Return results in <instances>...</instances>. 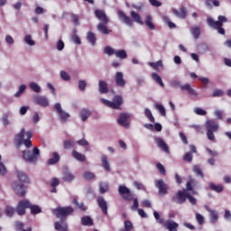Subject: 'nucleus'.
Returning a JSON list of instances; mask_svg holds the SVG:
<instances>
[{"instance_id": "obj_10", "label": "nucleus", "mask_w": 231, "mask_h": 231, "mask_svg": "<svg viewBox=\"0 0 231 231\" xmlns=\"http://www.w3.org/2000/svg\"><path fill=\"white\" fill-rule=\"evenodd\" d=\"M130 118H131V115L122 113L119 116L117 122H118L119 125H121L122 127H125V129H129V119Z\"/></svg>"}, {"instance_id": "obj_37", "label": "nucleus", "mask_w": 231, "mask_h": 231, "mask_svg": "<svg viewBox=\"0 0 231 231\" xmlns=\"http://www.w3.org/2000/svg\"><path fill=\"white\" fill-rule=\"evenodd\" d=\"M152 80H154V82H156V84H159L161 88H165V84H163V80H162V77H160L158 73L156 72L152 73Z\"/></svg>"}, {"instance_id": "obj_12", "label": "nucleus", "mask_w": 231, "mask_h": 231, "mask_svg": "<svg viewBox=\"0 0 231 231\" xmlns=\"http://www.w3.org/2000/svg\"><path fill=\"white\" fill-rule=\"evenodd\" d=\"M206 210L209 213V223L211 225H216V223H217L219 220V213L208 207H206Z\"/></svg>"}, {"instance_id": "obj_51", "label": "nucleus", "mask_w": 231, "mask_h": 231, "mask_svg": "<svg viewBox=\"0 0 231 231\" xmlns=\"http://www.w3.org/2000/svg\"><path fill=\"white\" fill-rule=\"evenodd\" d=\"M162 20H163V23H165V24H168V26H169V28H171V30H172V28H176L175 23L171 22V19L168 18V16H163Z\"/></svg>"}, {"instance_id": "obj_14", "label": "nucleus", "mask_w": 231, "mask_h": 231, "mask_svg": "<svg viewBox=\"0 0 231 231\" xmlns=\"http://www.w3.org/2000/svg\"><path fill=\"white\" fill-rule=\"evenodd\" d=\"M117 15L120 21L124 22L125 24H127V26H133V20L131 19V17L127 16V14H125L124 11L118 10Z\"/></svg>"}, {"instance_id": "obj_15", "label": "nucleus", "mask_w": 231, "mask_h": 231, "mask_svg": "<svg viewBox=\"0 0 231 231\" xmlns=\"http://www.w3.org/2000/svg\"><path fill=\"white\" fill-rule=\"evenodd\" d=\"M97 205L99 208L101 209L102 213L105 216H107V201H106V199L104 197H98L97 199Z\"/></svg>"}, {"instance_id": "obj_7", "label": "nucleus", "mask_w": 231, "mask_h": 231, "mask_svg": "<svg viewBox=\"0 0 231 231\" xmlns=\"http://www.w3.org/2000/svg\"><path fill=\"white\" fill-rule=\"evenodd\" d=\"M188 189L179 190L175 196L172 197L171 200L177 205H181L187 201Z\"/></svg>"}, {"instance_id": "obj_43", "label": "nucleus", "mask_w": 231, "mask_h": 231, "mask_svg": "<svg viewBox=\"0 0 231 231\" xmlns=\"http://www.w3.org/2000/svg\"><path fill=\"white\" fill-rule=\"evenodd\" d=\"M115 55L116 59H121L122 60H124V59H127V51H125V50L116 51Z\"/></svg>"}, {"instance_id": "obj_47", "label": "nucleus", "mask_w": 231, "mask_h": 231, "mask_svg": "<svg viewBox=\"0 0 231 231\" xmlns=\"http://www.w3.org/2000/svg\"><path fill=\"white\" fill-rule=\"evenodd\" d=\"M109 190V184L106 182H101L99 184V192L100 194H106Z\"/></svg>"}, {"instance_id": "obj_9", "label": "nucleus", "mask_w": 231, "mask_h": 231, "mask_svg": "<svg viewBox=\"0 0 231 231\" xmlns=\"http://www.w3.org/2000/svg\"><path fill=\"white\" fill-rule=\"evenodd\" d=\"M54 109H56L58 115H59V117L60 119L62 121V122H68L69 118V114L67 113L66 111L62 110V106H60V103H56L54 105Z\"/></svg>"}, {"instance_id": "obj_46", "label": "nucleus", "mask_w": 231, "mask_h": 231, "mask_svg": "<svg viewBox=\"0 0 231 231\" xmlns=\"http://www.w3.org/2000/svg\"><path fill=\"white\" fill-rule=\"evenodd\" d=\"M190 32L194 39H199V35H201V30L199 29V26L191 28Z\"/></svg>"}, {"instance_id": "obj_40", "label": "nucleus", "mask_w": 231, "mask_h": 231, "mask_svg": "<svg viewBox=\"0 0 231 231\" xmlns=\"http://www.w3.org/2000/svg\"><path fill=\"white\" fill-rule=\"evenodd\" d=\"M151 68H152L155 71H160L159 68H163V61L159 60L157 62H149L148 63Z\"/></svg>"}, {"instance_id": "obj_25", "label": "nucleus", "mask_w": 231, "mask_h": 231, "mask_svg": "<svg viewBox=\"0 0 231 231\" xmlns=\"http://www.w3.org/2000/svg\"><path fill=\"white\" fill-rule=\"evenodd\" d=\"M156 143L158 145V147L163 151L164 152L169 153V145H167V143H165V141H163V139H162V137H158L156 139Z\"/></svg>"}, {"instance_id": "obj_62", "label": "nucleus", "mask_w": 231, "mask_h": 231, "mask_svg": "<svg viewBox=\"0 0 231 231\" xmlns=\"http://www.w3.org/2000/svg\"><path fill=\"white\" fill-rule=\"evenodd\" d=\"M183 160L184 162H189V163H190V162H192V152H186L183 156Z\"/></svg>"}, {"instance_id": "obj_32", "label": "nucleus", "mask_w": 231, "mask_h": 231, "mask_svg": "<svg viewBox=\"0 0 231 231\" xmlns=\"http://www.w3.org/2000/svg\"><path fill=\"white\" fill-rule=\"evenodd\" d=\"M144 23L146 24L149 30H156V26L152 23V16L151 14L146 15Z\"/></svg>"}, {"instance_id": "obj_42", "label": "nucleus", "mask_w": 231, "mask_h": 231, "mask_svg": "<svg viewBox=\"0 0 231 231\" xmlns=\"http://www.w3.org/2000/svg\"><path fill=\"white\" fill-rule=\"evenodd\" d=\"M101 162H102V165H103V168L105 169V171L106 172H109V171H111V167L109 166V162H107V156L102 155Z\"/></svg>"}, {"instance_id": "obj_54", "label": "nucleus", "mask_w": 231, "mask_h": 231, "mask_svg": "<svg viewBox=\"0 0 231 231\" xmlns=\"http://www.w3.org/2000/svg\"><path fill=\"white\" fill-rule=\"evenodd\" d=\"M196 221L199 223V225H205V217L199 213H197Z\"/></svg>"}, {"instance_id": "obj_4", "label": "nucleus", "mask_w": 231, "mask_h": 231, "mask_svg": "<svg viewBox=\"0 0 231 231\" xmlns=\"http://www.w3.org/2000/svg\"><path fill=\"white\" fill-rule=\"evenodd\" d=\"M101 102L107 107H111V109H120V107H122V104H124V97L120 95H116L112 101L102 98Z\"/></svg>"}, {"instance_id": "obj_23", "label": "nucleus", "mask_w": 231, "mask_h": 231, "mask_svg": "<svg viewBox=\"0 0 231 231\" xmlns=\"http://www.w3.org/2000/svg\"><path fill=\"white\" fill-rule=\"evenodd\" d=\"M15 174L16 178L19 180V181H22V183H30V178L24 171H16Z\"/></svg>"}, {"instance_id": "obj_18", "label": "nucleus", "mask_w": 231, "mask_h": 231, "mask_svg": "<svg viewBox=\"0 0 231 231\" xmlns=\"http://www.w3.org/2000/svg\"><path fill=\"white\" fill-rule=\"evenodd\" d=\"M226 21L227 19L223 15L218 16V21H214L211 17L207 19L208 24H214L215 26H223V23H226Z\"/></svg>"}, {"instance_id": "obj_36", "label": "nucleus", "mask_w": 231, "mask_h": 231, "mask_svg": "<svg viewBox=\"0 0 231 231\" xmlns=\"http://www.w3.org/2000/svg\"><path fill=\"white\" fill-rule=\"evenodd\" d=\"M72 156L78 162H86V155L77 152V150L72 151Z\"/></svg>"}, {"instance_id": "obj_61", "label": "nucleus", "mask_w": 231, "mask_h": 231, "mask_svg": "<svg viewBox=\"0 0 231 231\" xmlns=\"http://www.w3.org/2000/svg\"><path fill=\"white\" fill-rule=\"evenodd\" d=\"M116 51H115L113 48L109 47V46H106L105 47V53H106V55H115Z\"/></svg>"}, {"instance_id": "obj_20", "label": "nucleus", "mask_w": 231, "mask_h": 231, "mask_svg": "<svg viewBox=\"0 0 231 231\" xmlns=\"http://www.w3.org/2000/svg\"><path fill=\"white\" fill-rule=\"evenodd\" d=\"M163 226L169 231H178V226H180V225L172 220H167L163 223Z\"/></svg>"}, {"instance_id": "obj_2", "label": "nucleus", "mask_w": 231, "mask_h": 231, "mask_svg": "<svg viewBox=\"0 0 231 231\" xmlns=\"http://www.w3.org/2000/svg\"><path fill=\"white\" fill-rule=\"evenodd\" d=\"M73 212H75V209H73V207L71 206H59L53 210L54 216H56V217H60L61 219H64V221H66V219H68V216H71Z\"/></svg>"}, {"instance_id": "obj_22", "label": "nucleus", "mask_w": 231, "mask_h": 231, "mask_svg": "<svg viewBox=\"0 0 231 231\" xmlns=\"http://www.w3.org/2000/svg\"><path fill=\"white\" fill-rule=\"evenodd\" d=\"M54 228L57 231H68V223L66 220L60 219V221L55 222Z\"/></svg>"}, {"instance_id": "obj_60", "label": "nucleus", "mask_w": 231, "mask_h": 231, "mask_svg": "<svg viewBox=\"0 0 231 231\" xmlns=\"http://www.w3.org/2000/svg\"><path fill=\"white\" fill-rule=\"evenodd\" d=\"M83 177L87 180H93L95 178V173L91 172V171H86L84 174H83Z\"/></svg>"}, {"instance_id": "obj_59", "label": "nucleus", "mask_w": 231, "mask_h": 231, "mask_svg": "<svg viewBox=\"0 0 231 231\" xmlns=\"http://www.w3.org/2000/svg\"><path fill=\"white\" fill-rule=\"evenodd\" d=\"M194 112L196 115H199V116H205L207 115V111L203 110V108L196 107L194 109Z\"/></svg>"}, {"instance_id": "obj_64", "label": "nucleus", "mask_w": 231, "mask_h": 231, "mask_svg": "<svg viewBox=\"0 0 231 231\" xmlns=\"http://www.w3.org/2000/svg\"><path fill=\"white\" fill-rule=\"evenodd\" d=\"M125 229L128 230V231L133 230V223L131 222V220H125Z\"/></svg>"}, {"instance_id": "obj_17", "label": "nucleus", "mask_w": 231, "mask_h": 231, "mask_svg": "<svg viewBox=\"0 0 231 231\" xmlns=\"http://www.w3.org/2000/svg\"><path fill=\"white\" fill-rule=\"evenodd\" d=\"M24 134H26V130L22 128L20 132L14 136V143L19 147L23 145V142H24Z\"/></svg>"}, {"instance_id": "obj_13", "label": "nucleus", "mask_w": 231, "mask_h": 231, "mask_svg": "<svg viewBox=\"0 0 231 231\" xmlns=\"http://www.w3.org/2000/svg\"><path fill=\"white\" fill-rule=\"evenodd\" d=\"M115 81L117 88H125V84H127V81L124 79V72H116Z\"/></svg>"}, {"instance_id": "obj_5", "label": "nucleus", "mask_w": 231, "mask_h": 231, "mask_svg": "<svg viewBox=\"0 0 231 231\" xmlns=\"http://www.w3.org/2000/svg\"><path fill=\"white\" fill-rule=\"evenodd\" d=\"M118 193L125 201H133L134 199V194L125 185H119Z\"/></svg>"}, {"instance_id": "obj_58", "label": "nucleus", "mask_w": 231, "mask_h": 231, "mask_svg": "<svg viewBox=\"0 0 231 231\" xmlns=\"http://www.w3.org/2000/svg\"><path fill=\"white\" fill-rule=\"evenodd\" d=\"M156 167L161 174H162L163 176H165V174H167V171H165V167L162 166V163L158 162L156 164Z\"/></svg>"}, {"instance_id": "obj_44", "label": "nucleus", "mask_w": 231, "mask_h": 231, "mask_svg": "<svg viewBox=\"0 0 231 231\" xmlns=\"http://www.w3.org/2000/svg\"><path fill=\"white\" fill-rule=\"evenodd\" d=\"M209 189L211 190H214V192H218V193L223 192V190H224L223 185H221V184L216 185L214 183L209 184Z\"/></svg>"}, {"instance_id": "obj_6", "label": "nucleus", "mask_w": 231, "mask_h": 231, "mask_svg": "<svg viewBox=\"0 0 231 231\" xmlns=\"http://www.w3.org/2000/svg\"><path fill=\"white\" fill-rule=\"evenodd\" d=\"M11 187L16 196H19L20 198H24V196H26V186L23 183L15 180L12 183Z\"/></svg>"}, {"instance_id": "obj_26", "label": "nucleus", "mask_w": 231, "mask_h": 231, "mask_svg": "<svg viewBox=\"0 0 231 231\" xmlns=\"http://www.w3.org/2000/svg\"><path fill=\"white\" fill-rule=\"evenodd\" d=\"M25 136L27 139H24L23 143L25 147L30 148L32 147V138H33V130H29L25 133Z\"/></svg>"}, {"instance_id": "obj_45", "label": "nucleus", "mask_w": 231, "mask_h": 231, "mask_svg": "<svg viewBox=\"0 0 231 231\" xmlns=\"http://www.w3.org/2000/svg\"><path fill=\"white\" fill-rule=\"evenodd\" d=\"M63 147L64 149H73V147H75V141L69 139V140H65L63 141Z\"/></svg>"}, {"instance_id": "obj_30", "label": "nucleus", "mask_w": 231, "mask_h": 231, "mask_svg": "<svg viewBox=\"0 0 231 231\" xmlns=\"http://www.w3.org/2000/svg\"><path fill=\"white\" fill-rule=\"evenodd\" d=\"M62 180L63 181H66V182L73 181V180H75V175L71 173V171L65 170L63 171Z\"/></svg>"}, {"instance_id": "obj_28", "label": "nucleus", "mask_w": 231, "mask_h": 231, "mask_svg": "<svg viewBox=\"0 0 231 231\" xmlns=\"http://www.w3.org/2000/svg\"><path fill=\"white\" fill-rule=\"evenodd\" d=\"M107 23H99L97 25V28L98 30V32L100 33H102L103 35H109V33H111V30H108L107 29V25H106Z\"/></svg>"}, {"instance_id": "obj_63", "label": "nucleus", "mask_w": 231, "mask_h": 231, "mask_svg": "<svg viewBox=\"0 0 231 231\" xmlns=\"http://www.w3.org/2000/svg\"><path fill=\"white\" fill-rule=\"evenodd\" d=\"M225 96V92L221 89H215L212 97H224Z\"/></svg>"}, {"instance_id": "obj_31", "label": "nucleus", "mask_w": 231, "mask_h": 231, "mask_svg": "<svg viewBox=\"0 0 231 231\" xmlns=\"http://www.w3.org/2000/svg\"><path fill=\"white\" fill-rule=\"evenodd\" d=\"M5 212L7 217H14V216L15 215V212H17V208L10 205H6L5 208Z\"/></svg>"}, {"instance_id": "obj_39", "label": "nucleus", "mask_w": 231, "mask_h": 231, "mask_svg": "<svg viewBox=\"0 0 231 231\" xmlns=\"http://www.w3.org/2000/svg\"><path fill=\"white\" fill-rule=\"evenodd\" d=\"M89 116H91V111H89L88 109L84 108L80 111V118L82 122H86V120H88Z\"/></svg>"}, {"instance_id": "obj_35", "label": "nucleus", "mask_w": 231, "mask_h": 231, "mask_svg": "<svg viewBox=\"0 0 231 231\" xmlns=\"http://www.w3.org/2000/svg\"><path fill=\"white\" fill-rule=\"evenodd\" d=\"M173 14L180 19H185L187 17V9L185 7L180 8V11L173 9Z\"/></svg>"}, {"instance_id": "obj_55", "label": "nucleus", "mask_w": 231, "mask_h": 231, "mask_svg": "<svg viewBox=\"0 0 231 231\" xmlns=\"http://www.w3.org/2000/svg\"><path fill=\"white\" fill-rule=\"evenodd\" d=\"M186 199H188V201H189L191 205H196L198 203V200H196V198L192 197V195H190V192L189 191L186 196Z\"/></svg>"}, {"instance_id": "obj_3", "label": "nucleus", "mask_w": 231, "mask_h": 231, "mask_svg": "<svg viewBox=\"0 0 231 231\" xmlns=\"http://www.w3.org/2000/svg\"><path fill=\"white\" fill-rule=\"evenodd\" d=\"M39 156H41V151L37 147H34L32 149V152H31L30 150L23 152V160H25V162H28L29 163H37V162L39 161Z\"/></svg>"}, {"instance_id": "obj_33", "label": "nucleus", "mask_w": 231, "mask_h": 231, "mask_svg": "<svg viewBox=\"0 0 231 231\" xmlns=\"http://www.w3.org/2000/svg\"><path fill=\"white\" fill-rule=\"evenodd\" d=\"M130 15H131L133 21H134V23L143 25V21H142V16H140V14L138 13L132 11L130 13Z\"/></svg>"}, {"instance_id": "obj_1", "label": "nucleus", "mask_w": 231, "mask_h": 231, "mask_svg": "<svg viewBox=\"0 0 231 231\" xmlns=\"http://www.w3.org/2000/svg\"><path fill=\"white\" fill-rule=\"evenodd\" d=\"M26 208H30L31 214L33 216H37V214H41V212H42L41 207L32 205L28 199H23L20 200L16 206V213L18 216H24L26 214Z\"/></svg>"}, {"instance_id": "obj_16", "label": "nucleus", "mask_w": 231, "mask_h": 231, "mask_svg": "<svg viewBox=\"0 0 231 231\" xmlns=\"http://www.w3.org/2000/svg\"><path fill=\"white\" fill-rule=\"evenodd\" d=\"M198 185H199L198 180H196V179L191 178L186 183V190L192 192V194H198V192L194 190V189H196Z\"/></svg>"}, {"instance_id": "obj_24", "label": "nucleus", "mask_w": 231, "mask_h": 231, "mask_svg": "<svg viewBox=\"0 0 231 231\" xmlns=\"http://www.w3.org/2000/svg\"><path fill=\"white\" fill-rule=\"evenodd\" d=\"M206 129L207 131H213L216 133V131L219 129V125L214 120H208L206 122Z\"/></svg>"}, {"instance_id": "obj_52", "label": "nucleus", "mask_w": 231, "mask_h": 231, "mask_svg": "<svg viewBox=\"0 0 231 231\" xmlns=\"http://www.w3.org/2000/svg\"><path fill=\"white\" fill-rule=\"evenodd\" d=\"M210 28H214V30H217V32L220 33V35H225V29L223 26L215 25V24H208Z\"/></svg>"}, {"instance_id": "obj_53", "label": "nucleus", "mask_w": 231, "mask_h": 231, "mask_svg": "<svg viewBox=\"0 0 231 231\" xmlns=\"http://www.w3.org/2000/svg\"><path fill=\"white\" fill-rule=\"evenodd\" d=\"M193 172L195 174H197L198 176L201 177V178H204V175H203V171H201V167H199V165H195L193 167Z\"/></svg>"}, {"instance_id": "obj_27", "label": "nucleus", "mask_w": 231, "mask_h": 231, "mask_svg": "<svg viewBox=\"0 0 231 231\" xmlns=\"http://www.w3.org/2000/svg\"><path fill=\"white\" fill-rule=\"evenodd\" d=\"M98 91L102 95H106V93H109V88L107 87V83L104 80H99L98 82Z\"/></svg>"}, {"instance_id": "obj_8", "label": "nucleus", "mask_w": 231, "mask_h": 231, "mask_svg": "<svg viewBox=\"0 0 231 231\" xmlns=\"http://www.w3.org/2000/svg\"><path fill=\"white\" fill-rule=\"evenodd\" d=\"M155 187L159 189L160 196H166L168 194L169 186L163 180H155Z\"/></svg>"}, {"instance_id": "obj_29", "label": "nucleus", "mask_w": 231, "mask_h": 231, "mask_svg": "<svg viewBox=\"0 0 231 231\" xmlns=\"http://www.w3.org/2000/svg\"><path fill=\"white\" fill-rule=\"evenodd\" d=\"M59 162H60V155H59V152H53L52 158L49 159L47 163L48 165H56V163H59Z\"/></svg>"}, {"instance_id": "obj_11", "label": "nucleus", "mask_w": 231, "mask_h": 231, "mask_svg": "<svg viewBox=\"0 0 231 231\" xmlns=\"http://www.w3.org/2000/svg\"><path fill=\"white\" fill-rule=\"evenodd\" d=\"M94 14L97 19L101 23H104V24H107L109 23V17H107V14H106L104 10L97 9Z\"/></svg>"}, {"instance_id": "obj_21", "label": "nucleus", "mask_w": 231, "mask_h": 231, "mask_svg": "<svg viewBox=\"0 0 231 231\" xmlns=\"http://www.w3.org/2000/svg\"><path fill=\"white\" fill-rule=\"evenodd\" d=\"M34 102L42 107H48L50 106V101H48V98L42 96L36 97L34 98Z\"/></svg>"}, {"instance_id": "obj_34", "label": "nucleus", "mask_w": 231, "mask_h": 231, "mask_svg": "<svg viewBox=\"0 0 231 231\" xmlns=\"http://www.w3.org/2000/svg\"><path fill=\"white\" fill-rule=\"evenodd\" d=\"M81 225L83 226H93V218L89 216L81 217Z\"/></svg>"}, {"instance_id": "obj_56", "label": "nucleus", "mask_w": 231, "mask_h": 231, "mask_svg": "<svg viewBox=\"0 0 231 231\" xmlns=\"http://www.w3.org/2000/svg\"><path fill=\"white\" fill-rule=\"evenodd\" d=\"M153 217L159 225H163V223H165L163 222V218H161L160 213H158V211H153Z\"/></svg>"}, {"instance_id": "obj_57", "label": "nucleus", "mask_w": 231, "mask_h": 231, "mask_svg": "<svg viewBox=\"0 0 231 231\" xmlns=\"http://www.w3.org/2000/svg\"><path fill=\"white\" fill-rule=\"evenodd\" d=\"M24 41L26 44H29V46H35V42L32 40V35H26L24 37Z\"/></svg>"}, {"instance_id": "obj_41", "label": "nucleus", "mask_w": 231, "mask_h": 231, "mask_svg": "<svg viewBox=\"0 0 231 231\" xmlns=\"http://www.w3.org/2000/svg\"><path fill=\"white\" fill-rule=\"evenodd\" d=\"M72 203L77 207V208H79V210H81V212H86V210H88V208L86 207V205H84V202L79 203V200H77V199H74L72 200Z\"/></svg>"}, {"instance_id": "obj_50", "label": "nucleus", "mask_w": 231, "mask_h": 231, "mask_svg": "<svg viewBox=\"0 0 231 231\" xmlns=\"http://www.w3.org/2000/svg\"><path fill=\"white\" fill-rule=\"evenodd\" d=\"M29 88L34 91V93H41V87L39 85H37V83L35 82H31L29 84Z\"/></svg>"}, {"instance_id": "obj_19", "label": "nucleus", "mask_w": 231, "mask_h": 231, "mask_svg": "<svg viewBox=\"0 0 231 231\" xmlns=\"http://www.w3.org/2000/svg\"><path fill=\"white\" fill-rule=\"evenodd\" d=\"M180 91H187L191 97H198V92L189 83L180 86Z\"/></svg>"}, {"instance_id": "obj_49", "label": "nucleus", "mask_w": 231, "mask_h": 231, "mask_svg": "<svg viewBox=\"0 0 231 231\" xmlns=\"http://www.w3.org/2000/svg\"><path fill=\"white\" fill-rule=\"evenodd\" d=\"M155 109H157V111H159V113H160V115H162V116H167V112L165 110V107L162 105L155 104Z\"/></svg>"}, {"instance_id": "obj_38", "label": "nucleus", "mask_w": 231, "mask_h": 231, "mask_svg": "<svg viewBox=\"0 0 231 231\" xmlns=\"http://www.w3.org/2000/svg\"><path fill=\"white\" fill-rule=\"evenodd\" d=\"M87 40L88 41V42H90L92 46H95V44H97V36L95 35V32H88L87 33Z\"/></svg>"}, {"instance_id": "obj_48", "label": "nucleus", "mask_w": 231, "mask_h": 231, "mask_svg": "<svg viewBox=\"0 0 231 231\" xmlns=\"http://www.w3.org/2000/svg\"><path fill=\"white\" fill-rule=\"evenodd\" d=\"M144 116L148 118V120H150V122L154 124L155 119H154V116H152V112H151V109L145 108L144 109Z\"/></svg>"}]
</instances>
